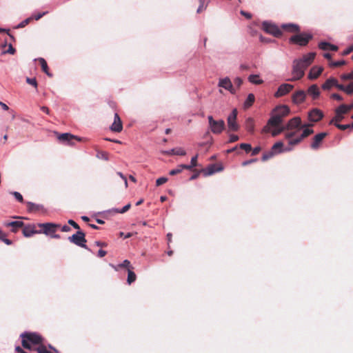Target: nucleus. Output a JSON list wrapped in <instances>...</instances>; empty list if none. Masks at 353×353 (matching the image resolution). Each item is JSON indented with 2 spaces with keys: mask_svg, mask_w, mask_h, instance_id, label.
I'll return each mask as SVG.
<instances>
[{
  "mask_svg": "<svg viewBox=\"0 0 353 353\" xmlns=\"http://www.w3.org/2000/svg\"><path fill=\"white\" fill-rule=\"evenodd\" d=\"M315 57V52H310L303 55L301 59L294 60L292 70V77L290 81H294L303 77L305 70L312 63Z\"/></svg>",
  "mask_w": 353,
  "mask_h": 353,
  "instance_id": "1",
  "label": "nucleus"
},
{
  "mask_svg": "<svg viewBox=\"0 0 353 353\" xmlns=\"http://www.w3.org/2000/svg\"><path fill=\"white\" fill-rule=\"evenodd\" d=\"M290 113L288 106L282 105L276 106L272 112L271 117L262 130L263 133H268L270 132L271 127H279L283 122L284 117Z\"/></svg>",
  "mask_w": 353,
  "mask_h": 353,
  "instance_id": "2",
  "label": "nucleus"
},
{
  "mask_svg": "<svg viewBox=\"0 0 353 353\" xmlns=\"http://www.w3.org/2000/svg\"><path fill=\"white\" fill-rule=\"evenodd\" d=\"M21 345L23 348L34 350L46 342V339L39 333L33 332H24L20 334Z\"/></svg>",
  "mask_w": 353,
  "mask_h": 353,
  "instance_id": "3",
  "label": "nucleus"
},
{
  "mask_svg": "<svg viewBox=\"0 0 353 353\" xmlns=\"http://www.w3.org/2000/svg\"><path fill=\"white\" fill-rule=\"evenodd\" d=\"M313 38V35L310 33L302 32L294 34L290 38V43L299 45L300 46H305Z\"/></svg>",
  "mask_w": 353,
  "mask_h": 353,
  "instance_id": "4",
  "label": "nucleus"
},
{
  "mask_svg": "<svg viewBox=\"0 0 353 353\" xmlns=\"http://www.w3.org/2000/svg\"><path fill=\"white\" fill-rule=\"evenodd\" d=\"M209 128L213 134H219L225 127V121L222 119L214 120L212 115L208 117Z\"/></svg>",
  "mask_w": 353,
  "mask_h": 353,
  "instance_id": "5",
  "label": "nucleus"
},
{
  "mask_svg": "<svg viewBox=\"0 0 353 353\" xmlns=\"http://www.w3.org/2000/svg\"><path fill=\"white\" fill-rule=\"evenodd\" d=\"M262 29L267 33L273 35L275 37L282 36L281 29L275 23L270 21H263L262 23Z\"/></svg>",
  "mask_w": 353,
  "mask_h": 353,
  "instance_id": "6",
  "label": "nucleus"
},
{
  "mask_svg": "<svg viewBox=\"0 0 353 353\" xmlns=\"http://www.w3.org/2000/svg\"><path fill=\"white\" fill-rule=\"evenodd\" d=\"M68 240L70 242L79 247L88 249L85 245L87 241L85 239V234L81 230H78L75 234H72L71 236H69Z\"/></svg>",
  "mask_w": 353,
  "mask_h": 353,
  "instance_id": "7",
  "label": "nucleus"
},
{
  "mask_svg": "<svg viewBox=\"0 0 353 353\" xmlns=\"http://www.w3.org/2000/svg\"><path fill=\"white\" fill-rule=\"evenodd\" d=\"M313 126V124H302L301 119L299 117H295L290 120L288 121L286 125H285V128L288 130H301L305 127H312Z\"/></svg>",
  "mask_w": 353,
  "mask_h": 353,
  "instance_id": "8",
  "label": "nucleus"
},
{
  "mask_svg": "<svg viewBox=\"0 0 353 353\" xmlns=\"http://www.w3.org/2000/svg\"><path fill=\"white\" fill-rule=\"evenodd\" d=\"M303 130L301 134L299 137L294 138V139H291L289 141V145L290 146H294L300 143L304 139L309 137L312 134L314 133V130L312 129L309 128V127H305L303 128Z\"/></svg>",
  "mask_w": 353,
  "mask_h": 353,
  "instance_id": "9",
  "label": "nucleus"
},
{
  "mask_svg": "<svg viewBox=\"0 0 353 353\" xmlns=\"http://www.w3.org/2000/svg\"><path fill=\"white\" fill-rule=\"evenodd\" d=\"M237 117V110L234 109L232 113L228 116L227 122L229 130L236 132L239 129V125L236 122Z\"/></svg>",
  "mask_w": 353,
  "mask_h": 353,
  "instance_id": "10",
  "label": "nucleus"
},
{
  "mask_svg": "<svg viewBox=\"0 0 353 353\" xmlns=\"http://www.w3.org/2000/svg\"><path fill=\"white\" fill-rule=\"evenodd\" d=\"M37 353H60V352L51 344L44 342L41 345L34 348Z\"/></svg>",
  "mask_w": 353,
  "mask_h": 353,
  "instance_id": "11",
  "label": "nucleus"
},
{
  "mask_svg": "<svg viewBox=\"0 0 353 353\" xmlns=\"http://www.w3.org/2000/svg\"><path fill=\"white\" fill-rule=\"evenodd\" d=\"M324 117L323 112L318 109V108H313L308 112V120L311 122H318L321 121Z\"/></svg>",
  "mask_w": 353,
  "mask_h": 353,
  "instance_id": "12",
  "label": "nucleus"
},
{
  "mask_svg": "<svg viewBox=\"0 0 353 353\" xmlns=\"http://www.w3.org/2000/svg\"><path fill=\"white\" fill-rule=\"evenodd\" d=\"M294 88V85L289 83H283L281 84L277 91L274 93V97L276 98H279L283 96L286 95L289 92H290Z\"/></svg>",
  "mask_w": 353,
  "mask_h": 353,
  "instance_id": "13",
  "label": "nucleus"
},
{
  "mask_svg": "<svg viewBox=\"0 0 353 353\" xmlns=\"http://www.w3.org/2000/svg\"><path fill=\"white\" fill-rule=\"evenodd\" d=\"M327 136V132H321L316 134L311 143L310 147L313 150H317L319 148L323 140Z\"/></svg>",
  "mask_w": 353,
  "mask_h": 353,
  "instance_id": "14",
  "label": "nucleus"
},
{
  "mask_svg": "<svg viewBox=\"0 0 353 353\" xmlns=\"http://www.w3.org/2000/svg\"><path fill=\"white\" fill-rule=\"evenodd\" d=\"M38 226L43 230V233L46 234H51L57 231L59 228V225L52 223H39Z\"/></svg>",
  "mask_w": 353,
  "mask_h": 353,
  "instance_id": "15",
  "label": "nucleus"
},
{
  "mask_svg": "<svg viewBox=\"0 0 353 353\" xmlns=\"http://www.w3.org/2000/svg\"><path fill=\"white\" fill-rule=\"evenodd\" d=\"M58 139L63 143H68L70 145L73 144V142H72L73 140H77L78 141H81L80 138H79L76 136H74L70 133H63V134H59Z\"/></svg>",
  "mask_w": 353,
  "mask_h": 353,
  "instance_id": "16",
  "label": "nucleus"
},
{
  "mask_svg": "<svg viewBox=\"0 0 353 353\" xmlns=\"http://www.w3.org/2000/svg\"><path fill=\"white\" fill-rule=\"evenodd\" d=\"M306 98V93L303 90H298L292 96V101L296 105L303 103Z\"/></svg>",
  "mask_w": 353,
  "mask_h": 353,
  "instance_id": "17",
  "label": "nucleus"
},
{
  "mask_svg": "<svg viewBox=\"0 0 353 353\" xmlns=\"http://www.w3.org/2000/svg\"><path fill=\"white\" fill-rule=\"evenodd\" d=\"M110 130L115 132H120L123 130L122 121L117 113L114 114V122L110 126Z\"/></svg>",
  "mask_w": 353,
  "mask_h": 353,
  "instance_id": "18",
  "label": "nucleus"
},
{
  "mask_svg": "<svg viewBox=\"0 0 353 353\" xmlns=\"http://www.w3.org/2000/svg\"><path fill=\"white\" fill-rule=\"evenodd\" d=\"M219 86L230 91L232 94H234L236 92L235 89L233 88L230 79L228 77L220 79L219 82Z\"/></svg>",
  "mask_w": 353,
  "mask_h": 353,
  "instance_id": "19",
  "label": "nucleus"
},
{
  "mask_svg": "<svg viewBox=\"0 0 353 353\" xmlns=\"http://www.w3.org/2000/svg\"><path fill=\"white\" fill-rule=\"evenodd\" d=\"M281 29L291 33H299L301 31L300 26L295 23H284L281 26Z\"/></svg>",
  "mask_w": 353,
  "mask_h": 353,
  "instance_id": "20",
  "label": "nucleus"
},
{
  "mask_svg": "<svg viewBox=\"0 0 353 353\" xmlns=\"http://www.w3.org/2000/svg\"><path fill=\"white\" fill-rule=\"evenodd\" d=\"M323 70V67L316 66V65L313 66L310 69V71L308 74V78L311 80L317 79L321 75Z\"/></svg>",
  "mask_w": 353,
  "mask_h": 353,
  "instance_id": "21",
  "label": "nucleus"
},
{
  "mask_svg": "<svg viewBox=\"0 0 353 353\" xmlns=\"http://www.w3.org/2000/svg\"><path fill=\"white\" fill-rule=\"evenodd\" d=\"M162 154L171 156V155H180L185 156L186 154V152L182 148H173L170 150L162 151Z\"/></svg>",
  "mask_w": 353,
  "mask_h": 353,
  "instance_id": "22",
  "label": "nucleus"
},
{
  "mask_svg": "<svg viewBox=\"0 0 353 353\" xmlns=\"http://www.w3.org/2000/svg\"><path fill=\"white\" fill-rule=\"evenodd\" d=\"M24 225V223L23 222L21 221H12V222H9V223H7L6 224V227H10L12 228L11 229V232H14V233H16L17 232V231L23 228Z\"/></svg>",
  "mask_w": 353,
  "mask_h": 353,
  "instance_id": "23",
  "label": "nucleus"
},
{
  "mask_svg": "<svg viewBox=\"0 0 353 353\" xmlns=\"http://www.w3.org/2000/svg\"><path fill=\"white\" fill-rule=\"evenodd\" d=\"M283 142L278 141L272 145L271 150L274 151L276 153V154H277L281 153L283 151H290L292 150V146H291L290 148H286L285 149H283Z\"/></svg>",
  "mask_w": 353,
  "mask_h": 353,
  "instance_id": "24",
  "label": "nucleus"
},
{
  "mask_svg": "<svg viewBox=\"0 0 353 353\" xmlns=\"http://www.w3.org/2000/svg\"><path fill=\"white\" fill-rule=\"evenodd\" d=\"M307 94L312 96L313 99H316L320 95L319 88L316 84H313L307 89Z\"/></svg>",
  "mask_w": 353,
  "mask_h": 353,
  "instance_id": "25",
  "label": "nucleus"
},
{
  "mask_svg": "<svg viewBox=\"0 0 353 353\" xmlns=\"http://www.w3.org/2000/svg\"><path fill=\"white\" fill-rule=\"evenodd\" d=\"M319 48L323 50L337 51L338 47L326 41H322L319 43Z\"/></svg>",
  "mask_w": 353,
  "mask_h": 353,
  "instance_id": "26",
  "label": "nucleus"
},
{
  "mask_svg": "<svg viewBox=\"0 0 353 353\" xmlns=\"http://www.w3.org/2000/svg\"><path fill=\"white\" fill-rule=\"evenodd\" d=\"M28 210L30 212H37L43 210V207L41 205L36 204L32 202L26 203Z\"/></svg>",
  "mask_w": 353,
  "mask_h": 353,
  "instance_id": "27",
  "label": "nucleus"
},
{
  "mask_svg": "<svg viewBox=\"0 0 353 353\" xmlns=\"http://www.w3.org/2000/svg\"><path fill=\"white\" fill-rule=\"evenodd\" d=\"M337 85V80L335 78H329L325 81V82L322 85V88L325 90H330L332 87Z\"/></svg>",
  "mask_w": 353,
  "mask_h": 353,
  "instance_id": "28",
  "label": "nucleus"
},
{
  "mask_svg": "<svg viewBox=\"0 0 353 353\" xmlns=\"http://www.w3.org/2000/svg\"><path fill=\"white\" fill-rule=\"evenodd\" d=\"M37 61L39 62L41 65L42 71L45 72L48 77H52V74L50 73L49 71V68L46 61L43 58H39Z\"/></svg>",
  "mask_w": 353,
  "mask_h": 353,
  "instance_id": "29",
  "label": "nucleus"
},
{
  "mask_svg": "<svg viewBox=\"0 0 353 353\" xmlns=\"http://www.w3.org/2000/svg\"><path fill=\"white\" fill-rule=\"evenodd\" d=\"M37 232L35 230L34 227L32 225H28L23 227V234L26 237H30L36 234Z\"/></svg>",
  "mask_w": 353,
  "mask_h": 353,
  "instance_id": "30",
  "label": "nucleus"
},
{
  "mask_svg": "<svg viewBox=\"0 0 353 353\" xmlns=\"http://www.w3.org/2000/svg\"><path fill=\"white\" fill-rule=\"evenodd\" d=\"M245 129L248 130V132L250 133H254V121L252 118H248L245 121Z\"/></svg>",
  "mask_w": 353,
  "mask_h": 353,
  "instance_id": "31",
  "label": "nucleus"
},
{
  "mask_svg": "<svg viewBox=\"0 0 353 353\" xmlns=\"http://www.w3.org/2000/svg\"><path fill=\"white\" fill-rule=\"evenodd\" d=\"M352 110L350 105L342 104L339 105L335 110L341 114H345Z\"/></svg>",
  "mask_w": 353,
  "mask_h": 353,
  "instance_id": "32",
  "label": "nucleus"
},
{
  "mask_svg": "<svg viewBox=\"0 0 353 353\" xmlns=\"http://www.w3.org/2000/svg\"><path fill=\"white\" fill-rule=\"evenodd\" d=\"M248 80L253 84L260 85L263 83V81L260 79L259 75L258 74H251L248 77Z\"/></svg>",
  "mask_w": 353,
  "mask_h": 353,
  "instance_id": "33",
  "label": "nucleus"
},
{
  "mask_svg": "<svg viewBox=\"0 0 353 353\" xmlns=\"http://www.w3.org/2000/svg\"><path fill=\"white\" fill-rule=\"evenodd\" d=\"M255 100L254 95L252 93L249 94L245 101L244 102V107L248 108L252 105Z\"/></svg>",
  "mask_w": 353,
  "mask_h": 353,
  "instance_id": "34",
  "label": "nucleus"
},
{
  "mask_svg": "<svg viewBox=\"0 0 353 353\" xmlns=\"http://www.w3.org/2000/svg\"><path fill=\"white\" fill-rule=\"evenodd\" d=\"M188 168L187 166H185V164H181L177 166L176 168L173 169L170 171L169 174L172 176L176 175L177 174H179L182 172L183 170Z\"/></svg>",
  "mask_w": 353,
  "mask_h": 353,
  "instance_id": "35",
  "label": "nucleus"
},
{
  "mask_svg": "<svg viewBox=\"0 0 353 353\" xmlns=\"http://www.w3.org/2000/svg\"><path fill=\"white\" fill-rule=\"evenodd\" d=\"M274 155H276V153L272 150H270V151L265 152L263 154L261 160L263 161H266L272 158Z\"/></svg>",
  "mask_w": 353,
  "mask_h": 353,
  "instance_id": "36",
  "label": "nucleus"
},
{
  "mask_svg": "<svg viewBox=\"0 0 353 353\" xmlns=\"http://www.w3.org/2000/svg\"><path fill=\"white\" fill-rule=\"evenodd\" d=\"M136 279H137V276H136L135 273L133 271H132L131 270H128V279H127L128 283L131 284L132 283L135 281Z\"/></svg>",
  "mask_w": 353,
  "mask_h": 353,
  "instance_id": "37",
  "label": "nucleus"
},
{
  "mask_svg": "<svg viewBox=\"0 0 353 353\" xmlns=\"http://www.w3.org/2000/svg\"><path fill=\"white\" fill-rule=\"evenodd\" d=\"M335 117L331 120L330 124L338 123L339 122L341 121L344 117L343 114H339V112H335Z\"/></svg>",
  "mask_w": 353,
  "mask_h": 353,
  "instance_id": "38",
  "label": "nucleus"
},
{
  "mask_svg": "<svg viewBox=\"0 0 353 353\" xmlns=\"http://www.w3.org/2000/svg\"><path fill=\"white\" fill-rule=\"evenodd\" d=\"M197 159H198V154H196L194 157H193L191 159V163L190 165H185L188 168H186V170H191L192 168L196 167L197 165Z\"/></svg>",
  "mask_w": 353,
  "mask_h": 353,
  "instance_id": "39",
  "label": "nucleus"
},
{
  "mask_svg": "<svg viewBox=\"0 0 353 353\" xmlns=\"http://www.w3.org/2000/svg\"><path fill=\"white\" fill-rule=\"evenodd\" d=\"M276 128H277V129H275L271 132L272 137H276L277 135H279L282 132H283L284 130H286L285 126L280 127V125H279V127H276Z\"/></svg>",
  "mask_w": 353,
  "mask_h": 353,
  "instance_id": "40",
  "label": "nucleus"
},
{
  "mask_svg": "<svg viewBox=\"0 0 353 353\" xmlns=\"http://www.w3.org/2000/svg\"><path fill=\"white\" fill-rule=\"evenodd\" d=\"M239 148L241 150H245V152L247 153L251 152L252 150V146L249 143H241L239 144Z\"/></svg>",
  "mask_w": 353,
  "mask_h": 353,
  "instance_id": "41",
  "label": "nucleus"
},
{
  "mask_svg": "<svg viewBox=\"0 0 353 353\" xmlns=\"http://www.w3.org/2000/svg\"><path fill=\"white\" fill-rule=\"evenodd\" d=\"M131 208V204L130 203H128L127 205H125L122 209L121 210H118V209H114L113 210L114 212H117V213H120V214H123L125 212H126L128 210H129Z\"/></svg>",
  "mask_w": 353,
  "mask_h": 353,
  "instance_id": "42",
  "label": "nucleus"
},
{
  "mask_svg": "<svg viewBox=\"0 0 353 353\" xmlns=\"http://www.w3.org/2000/svg\"><path fill=\"white\" fill-rule=\"evenodd\" d=\"M118 267L120 268H128V270H130V262L128 260H124L122 263H120L118 265Z\"/></svg>",
  "mask_w": 353,
  "mask_h": 353,
  "instance_id": "43",
  "label": "nucleus"
},
{
  "mask_svg": "<svg viewBox=\"0 0 353 353\" xmlns=\"http://www.w3.org/2000/svg\"><path fill=\"white\" fill-rule=\"evenodd\" d=\"M297 131H298V130H296L295 131L289 132L285 133V137L286 139L288 140V142L290 141V140L294 139L293 137H294L296 134Z\"/></svg>",
  "mask_w": 353,
  "mask_h": 353,
  "instance_id": "44",
  "label": "nucleus"
},
{
  "mask_svg": "<svg viewBox=\"0 0 353 353\" xmlns=\"http://www.w3.org/2000/svg\"><path fill=\"white\" fill-rule=\"evenodd\" d=\"M341 78L342 80H344V81L353 79V71L350 73L342 74L341 76Z\"/></svg>",
  "mask_w": 353,
  "mask_h": 353,
  "instance_id": "45",
  "label": "nucleus"
},
{
  "mask_svg": "<svg viewBox=\"0 0 353 353\" xmlns=\"http://www.w3.org/2000/svg\"><path fill=\"white\" fill-rule=\"evenodd\" d=\"M26 82H27L28 84H30V85H31L34 86L35 88H37V85H38V84H37V80H36V79H35V78H32V79H31V78L27 77V78H26Z\"/></svg>",
  "mask_w": 353,
  "mask_h": 353,
  "instance_id": "46",
  "label": "nucleus"
},
{
  "mask_svg": "<svg viewBox=\"0 0 353 353\" xmlns=\"http://www.w3.org/2000/svg\"><path fill=\"white\" fill-rule=\"evenodd\" d=\"M168 179L166 177H160V178L157 179L156 185L157 186L161 185L165 183L168 181Z\"/></svg>",
  "mask_w": 353,
  "mask_h": 353,
  "instance_id": "47",
  "label": "nucleus"
},
{
  "mask_svg": "<svg viewBox=\"0 0 353 353\" xmlns=\"http://www.w3.org/2000/svg\"><path fill=\"white\" fill-rule=\"evenodd\" d=\"M345 93L349 95L353 94V82L346 85Z\"/></svg>",
  "mask_w": 353,
  "mask_h": 353,
  "instance_id": "48",
  "label": "nucleus"
},
{
  "mask_svg": "<svg viewBox=\"0 0 353 353\" xmlns=\"http://www.w3.org/2000/svg\"><path fill=\"white\" fill-rule=\"evenodd\" d=\"M32 19V17H30V18H28L25 20H23V21H21L17 26V28H23L25 27L26 26H27L30 21Z\"/></svg>",
  "mask_w": 353,
  "mask_h": 353,
  "instance_id": "49",
  "label": "nucleus"
},
{
  "mask_svg": "<svg viewBox=\"0 0 353 353\" xmlns=\"http://www.w3.org/2000/svg\"><path fill=\"white\" fill-rule=\"evenodd\" d=\"M345 61L344 60L334 61L330 63V66L332 67H340L345 65Z\"/></svg>",
  "mask_w": 353,
  "mask_h": 353,
  "instance_id": "50",
  "label": "nucleus"
},
{
  "mask_svg": "<svg viewBox=\"0 0 353 353\" xmlns=\"http://www.w3.org/2000/svg\"><path fill=\"white\" fill-rule=\"evenodd\" d=\"M334 125L340 129L341 130H345L348 128H350V124H347V125H342V124H339V123H334Z\"/></svg>",
  "mask_w": 353,
  "mask_h": 353,
  "instance_id": "51",
  "label": "nucleus"
},
{
  "mask_svg": "<svg viewBox=\"0 0 353 353\" xmlns=\"http://www.w3.org/2000/svg\"><path fill=\"white\" fill-rule=\"evenodd\" d=\"M199 2L200 6L196 10L197 13H201L203 10H205L206 8V6H204V0H200Z\"/></svg>",
  "mask_w": 353,
  "mask_h": 353,
  "instance_id": "52",
  "label": "nucleus"
},
{
  "mask_svg": "<svg viewBox=\"0 0 353 353\" xmlns=\"http://www.w3.org/2000/svg\"><path fill=\"white\" fill-rule=\"evenodd\" d=\"M13 195L14 196L15 199L19 202L22 203L23 201V196L19 192H14L13 193Z\"/></svg>",
  "mask_w": 353,
  "mask_h": 353,
  "instance_id": "53",
  "label": "nucleus"
},
{
  "mask_svg": "<svg viewBox=\"0 0 353 353\" xmlns=\"http://www.w3.org/2000/svg\"><path fill=\"white\" fill-rule=\"evenodd\" d=\"M0 239L4 242L6 245H11L12 243V241L6 238V234L3 232V236L0 238Z\"/></svg>",
  "mask_w": 353,
  "mask_h": 353,
  "instance_id": "54",
  "label": "nucleus"
},
{
  "mask_svg": "<svg viewBox=\"0 0 353 353\" xmlns=\"http://www.w3.org/2000/svg\"><path fill=\"white\" fill-rule=\"evenodd\" d=\"M331 98L333 99H336L337 101H343V97L339 95V94H336V93H333L332 95H331Z\"/></svg>",
  "mask_w": 353,
  "mask_h": 353,
  "instance_id": "55",
  "label": "nucleus"
},
{
  "mask_svg": "<svg viewBox=\"0 0 353 353\" xmlns=\"http://www.w3.org/2000/svg\"><path fill=\"white\" fill-rule=\"evenodd\" d=\"M261 150V147L258 146V147H255L254 148H252V156H255L256 154H258L260 151Z\"/></svg>",
  "mask_w": 353,
  "mask_h": 353,
  "instance_id": "56",
  "label": "nucleus"
},
{
  "mask_svg": "<svg viewBox=\"0 0 353 353\" xmlns=\"http://www.w3.org/2000/svg\"><path fill=\"white\" fill-rule=\"evenodd\" d=\"M16 50L12 46V44H10L8 46V49L5 52L6 53H8L10 54H14L15 53Z\"/></svg>",
  "mask_w": 353,
  "mask_h": 353,
  "instance_id": "57",
  "label": "nucleus"
},
{
  "mask_svg": "<svg viewBox=\"0 0 353 353\" xmlns=\"http://www.w3.org/2000/svg\"><path fill=\"white\" fill-rule=\"evenodd\" d=\"M239 139V136L235 135V134H231L230 136L229 142L233 143V142L237 141Z\"/></svg>",
  "mask_w": 353,
  "mask_h": 353,
  "instance_id": "58",
  "label": "nucleus"
},
{
  "mask_svg": "<svg viewBox=\"0 0 353 353\" xmlns=\"http://www.w3.org/2000/svg\"><path fill=\"white\" fill-rule=\"evenodd\" d=\"M68 223L71 225L72 227H74L75 229H77L78 230H80L79 225L73 220H69Z\"/></svg>",
  "mask_w": 353,
  "mask_h": 353,
  "instance_id": "59",
  "label": "nucleus"
},
{
  "mask_svg": "<svg viewBox=\"0 0 353 353\" xmlns=\"http://www.w3.org/2000/svg\"><path fill=\"white\" fill-rule=\"evenodd\" d=\"M47 12H44L42 13H38L37 14H34L32 18L34 19L35 20L40 19L43 16H44Z\"/></svg>",
  "mask_w": 353,
  "mask_h": 353,
  "instance_id": "60",
  "label": "nucleus"
},
{
  "mask_svg": "<svg viewBox=\"0 0 353 353\" xmlns=\"http://www.w3.org/2000/svg\"><path fill=\"white\" fill-rule=\"evenodd\" d=\"M234 83L235 85H236V86L238 88H239L241 86V85L242 84L243 81L241 78L237 77L234 79Z\"/></svg>",
  "mask_w": 353,
  "mask_h": 353,
  "instance_id": "61",
  "label": "nucleus"
},
{
  "mask_svg": "<svg viewBox=\"0 0 353 353\" xmlns=\"http://www.w3.org/2000/svg\"><path fill=\"white\" fill-rule=\"evenodd\" d=\"M240 13H241V15L245 17L248 19L252 18V14L250 13H249V12H247L244 11V10H241L240 12Z\"/></svg>",
  "mask_w": 353,
  "mask_h": 353,
  "instance_id": "62",
  "label": "nucleus"
},
{
  "mask_svg": "<svg viewBox=\"0 0 353 353\" xmlns=\"http://www.w3.org/2000/svg\"><path fill=\"white\" fill-rule=\"evenodd\" d=\"M352 51H353V46H350V48H348L347 49L344 50L343 52V55H344V56L347 55Z\"/></svg>",
  "mask_w": 353,
  "mask_h": 353,
  "instance_id": "63",
  "label": "nucleus"
},
{
  "mask_svg": "<svg viewBox=\"0 0 353 353\" xmlns=\"http://www.w3.org/2000/svg\"><path fill=\"white\" fill-rule=\"evenodd\" d=\"M15 351L17 353H28V352H26L25 350H23L20 346H17L15 347Z\"/></svg>",
  "mask_w": 353,
  "mask_h": 353,
  "instance_id": "64",
  "label": "nucleus"
}]
</instances>
